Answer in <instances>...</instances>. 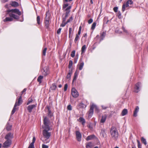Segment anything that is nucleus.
<instances>
[{
    "label": "nucleus",
    "instance_id": "nucleus-63",
    "mask_svg": "<svg viewBox=\"0 0 148 148\" xmlns=\"http://www.w3.org/2000/svg\"><path fill=\"white\" fill-rule=\"evenodd\" d=\"M122 29H123V31L125 32L126 33H127L128 32L127 30L125 29V28L123 26L122 27Z\"/></svg>",
    "mask_w": 148,
    "mask_h": 148
},
{
    "label": "nucleus",
    "instance_id": "nucleus-16",
    "mask_svg": "<svg viewBox=\"0 0 148 148\" xmlns=\"http://www.w3.org/2000/svg\"><path fill=\"white\" fill-rule=\"evenodd\" d=\"M141 83L138 82L136 85L135 87L134 92H136L137 93L140 91V87L141 85Z\"/></svg>",
    "mask_w": 148,
    "mask_h": 148
},
{
    "label": "nucleus",
    "instance_id": "nucleus-11",
    "mask_svg": "<svg viewBox=\"0 0 148 148\" xmlns=\"http://www.w3.org/2000/svg\"><path fill=\"white\" fill-rule=\"evenodd\" d=\"M71 94L74 98H77L78 97L79 94L77 91L74 88H73L71 91Z\"/></svg>",
    "mask_w": 148,
    "mask_h": 148
},
{
    "label": "nucleus",
    "instance_id": "nucleus-13",
    "mask_svg": "<svg viewBox=\"0 0 148 148\" xmlns=\"http://www.w3.org/2000/svg\"><path fill=\"white\" fill-rule=\"evenodd\" d=\"M13 138V134L9 132L5 136V138L6 140H12Z\"/></svg>",
    "mask_w": 148,
    "mask_h": 148
},
{
    "label": "nucleus",
    "instance_id": "nucleus-49",
    "mask_svg": "<svg viewBox=\"0 0 148 148\" xmlns=\"http://www.w3.org/2000/svg\"><path fill=\"white\" fill-rule=\"evenodd\" d=\"M103 21L104 23L106 24H107L108 22L109 21V20H108V18L106 17L104 18Z\"/></svg>",
    "mask_w": 148,
    "mask_h": 148
},
{
    "label": "nucleus",
    "instance_id": "nucleus-18",
    "mask_svg": "<svg viewBox=\"0 0 148 148\" xmlns=\"http://www.w3.org/2000/svg\"><path fill=\"white\" fill-rule=\"evenodd\" d=\"M86 107V106L82 102L79 103L77 106V108L78 109H79L81 108H85Z\"/></svg>",
    "mask_w": 148,
    "mask_h": 148
},
{
    "label": "nucleus",
    "instance_id": "nucleus-48",
    "mask_svg": "<svg viewBox=\"0 0 148 148\" xmlns=\"http://www.w3.org/2000/svg\"><path fill=\"white\" fill-rule=\"evenodd\" d=\"M95 112L97 113H98L99 112V109L98 108L97 106L95 105Z\"/></svg>",
    "mask_w": 148,
    "mask_h": 148
},
{
    "label": "nucleus",
    "instance_id": "nucleus-26",
    "mask_svg": "<svg viewBox=\"0 0 148 148\" xmlns=\"http://www.w3.org/2000/svg\"><path fill=\"white\" fill-rule=\"evenodd\" d=\"M57 86L55 83L53 84L50 88V90H55Z\"/></svg>",
    "mask_w": 148,
    "mask_h": 148
},
{
    "label": "nucleus",
    "instance_id": "nucleus-6",
    "mask_svg": "<svg viewBox=\"0 0 148 148\" xmlns=\"http://www.w3.org/2000/svg\"><path fill=\"white\" fill-rule=\"evenodd\" d=\"M71 8V6H68L65 9L66 11L64 17H62V21H65L66 18L68 17L69 14L71 12L70 9Z\"/></svg>",
    "mask_w": 148,
    "mask_h": 148
},
{
    "label": "nucleus",
    "instance_id": "nucleus-14",
    "mask_svg": "<svg viewBox=\"0 0 148 148\" xmlns=\"http://www.w3.org/2000/svg\"><path fill=\"white\" fill-rule=\"evenodd\" d=\"M23 102V100L22 99V96H20L18 99H17L14 105H16V106H19L22 104Z\"/></svg>",
    "mask_w": 148,
    "mask_h": 148
},
{
    "label": "nucleus",
    "instance_id": "nucleus-15",
    "mask_svg": "<svg viewBox=\"0 0 148 148\" xmlns=\"http://www.w3.org/2000/svg\"><path fill=\"white\" fill-rule=\"evenodd\" d=\"M45 109L48 110V113H47V115L49 117L51 118L53 116V114L49 106H47L45 107Z\"/></svg>",
    "mask_w": 148,
    "mask_h": 148
},
{
    "label": "nucleus",
    "instance_id": "nucleus-17",
    "mask_svg": "<svg viewBox=\"0 0 148 148\" xmlns=\"http://www.w3.org/2000/svg\"><path fill=\"white\" fill-rule=\"evenodd\" d=\"M36 106V105L34 104L28 106L27 107V110H28V112L29 113L31 112L32 110L34 108H35Z\"/></svg>",
    "mask_w": 148,
    "mask_h": 148
},
{
    "label": "nucleus",
    "instance_id": "nucleus-54",
    "mask_svg": "<svg viewBox=\"0 0 148 148\" xmlns=\"http://www.w3.org/2000/svg\"><path fill=\"white\" fill-rule=\"evenodd\" d=\"M68 88V84H66L64 85V91H66Z\"/></svg>",
    "mask_w": 148,
    "mask_h": 148
},
{
    "label": "nucleus",
    "instance_id": "nucleus-42",
    "mask_svg": "<svg viewBox=\"0 0 148 148\" xmlns=\"http://www.w3.org/2000/svg\"><path fill=\"white\" fill-rule=\"evenodd\" d=\"M47 48L46 47L44 48L42 51V55L44 56H45L46 55V53L47 50Z\"/></svg>",
    "mask_w": 148,
    "mask_h": 148
},
{
    "label": "nucleus",
    "instance_id": "nucleus-4",
    "mask_svg": "<svg viewBox=\"0 0 148 148\" xmlns=\"http://www.w3.org/2000/svg\"><path fill=\"white\" fill-rule=\"evenodd\" d=\"M49 16H47V13L46 14V17L45 18V20L44 22V24L45 27L46 29L48 30H49L50 29V23L49 22Z\"/></svg>",
    "mask_w": 148,
    "mask_h": 148
},
{
    "label": "nucleus",
    "instance_id": "nucleus-38",
    "mask_svg": "<svg viewBox=\"0 0 148 148\" xmlns=\"http://www.w3.org/2000/svg\"><path fill=\"white\" fill-rule=\"evenodd\" d=\"M84 63L83 62L81 63L79 65V69L81 70L82 69L84 66Z\"/></svg>",
    "mask_w": 148,
    "mask_h": 148
},
{
    "label": "nucleus",
    "instance_id": "nucleus-59",
    "mask_svg": "<svg viewBox=\"0 0 148 148\" xmlns=\"http://www.w3.org/2000/svg\"><path fill=\"white\" fill-rule=\"evenodd\" d=\"M42 148H48V146L46 145L43 144L42 145Z\"/></svg>",
    "mask_w": 148,
    "mask_h": 148
},
{
    "label": "nucleus",
    "instance_id": "nucleus-31",
    "mask_svg": "<svg viewBox=\"0 0 148 148\" xmlns=\"http://www.w3.org/2000/svg\"><path fill=\"white\" fill-rule=\"evenodd\" d=\"M12 127V125H10L9 123H8L6 125V129L8 131L10 130H11Z\"/></svg>",
    "mask_w": 148,
    "mask_h": 148
},
{
    "label": "nucleus",
    "instance_id": "nucleus-35",
    "mask_svg": "<svg viewBox=\"0 0 148 148\" xmlns=\"http://www.w3.org/2000/svg\"><path fill=\"white\" fill-rule=\"evenodd\" d=\"M86 48V46L85 45H84L82 47L81 49L82 54L83 53L85 52Z\"/></svg>",
    "mask_w": 148,
    "mask_h": 148
},
{
    "label": "nucleus",
    "instance_id": "nucleus-22",
    "mask_svg": "<svg viewBox=\"0 0 148 148\" xmlns=\"http://www.w3.org/2000/svg\"><path fill=\"white\" fill-rule=\"evenodd\" d=\"M10 4L12 7H16L19 6L18 3L15 1H12Z\"/></svg>",
    "mask_w": 148,
    "mask_h": 148
},
{
    "label": "nucleus",
    "instance_id": "nucleus-61",
    "mask_svg": "<svg viewBox=\"0 0 148 148\" xmlns=\"http://www.w3.org/2000/svg\"><path fill=\"white\" fill-rule=\"evenodd\" d=\"M28 148H34V145L30 144Z\"/></svg>",
    "mask_w": 148,
    "mask_h": 148
},
{
    "label": "nucleus",
    "instance_id": "nucleus-37",
    "mask_svg": "<svg viewBox=\"0 0 148 148\" xmlns=\"http://www.w3.org/2000/svg\"><path fill=\"white\" fill-rule=\"evenodd\" d=\"M16 105H14L13 110H12L11 114L12 115L16 111Z\"/></svg>",
    "mask_w": 148,
    "mask_h": 148
},
{
    "label": "nucleus",
    "instance_id": "nucleus-30",
    "mask_svg": "<svg viewBox=\"0 0 148 148\" xmlns=\"http://www.w3.org/2000/svg\"><path fill=\"white\" fill-rule=\"evenodd\" d=\"M106 35V31H104L101 34L100 36L101 37L100 41L103 40Z\"/></svg>",
    "mask_w": 148,
    "mask_h": 148
},
{
    "label": "nucleus",
    "instance_id": "nucleus-5",
    "mask_svg": "<svg viewBox=\"0 0 148 148\" xmlns=\"http://www.w3.org/2000/svg\"><path fill=\"white\" fill-rule=\"evenodd\" d=\"M6 14H8L9 13H15L20 16L21 14V12L18 9H12L11 10H8L6 11Z\"/></svg>",
    "mask_w": 148,
    "mask_h": 148
},
{
    "label": "nucleus",
    "instance_id": "nucleus-52",
    "mask_svg": "<svg viewBox=\"0 0 148 148\" xmlns=\"http://www.w3.org/2000/svg\"><path fill=\"white\" fill-rule=\"evenodd\" d=\"M81 26H80L79 28V30L78 32V34H76V35H78V36H79L81 34Z\"/></svg>",
    "mask_w": 148,
    "mask_h": 148
},
{
    "label": "nucleus",
    "instance_id": "nucleus-50",
    "mask_svg": "<svg viewBox=\"0 0 148 148\" xmlns=\"http://www.w3.org/2000/svg\"><path fill=\"white\" fill-rule=\"evenodd\" d=\"M33 101V100L32 99H31L30 100H29V99H28V101L27 102V105H28L30 103H32Z\"/></svg>",
    "mask_w": 148,
    "mask_h": 148
},
{
    "label": "nucleus",
    "instance_id": "nucleus-53",
    "mask_svg": "<svg viewBox=\"0 0 148 148\" xmlns=\"http://www.w3.org/2000/svg\"><path fill=\"white\" fill-rule=\"evenodd\" d=\"M73 19V17L71 16V17L69 18L68 19V20L67 21V23H69L71 21H72Z\"/></svg>",
    "mask_w": 148,
    "mask_h": 148
},
{
    "label": "nucleus",
    "instance_id": "nucleus-43",
    "mask_svg": "<svg viewBox=\"0 0 148 148\" xmlns=\"http://www.w3.org/2000/svg\"><path fill=\"white\" fill-rule=\"evenodd\" d=\"M75 50L71 52V56L72 58H74L75 56Z\"/></svg>",
    "mask_w": 148,
    "mask_h": 148
},
{
    "label": "nucleus",
    "instance_id": "nucleus-12",
    "mask_svg": "<svg viewBox=\"0 0 148 148\" xmlns=\"http://www.w3.org/2000/svg\"><path fill=\"white\" fill-rule=\"evenodd\" d=\"M12 140H6L3 143V147H8L10 146L12 144Z\"/></svg>",
    "mask_w": 148,
    "mask_h": 148
},
{
    "label": "nucleus",
    "instance_id": "nucleus-1",
    "mask_svg": "<svg viewBox=\"0 0 148 148\" xmlns=\"http://www.w3.org/2000/svg\"><path fill=\"white\" fill-rule=\"evenodd\" d=\"M110 133L112 138L115 140H116L119 134L116 128L114 126H112L110 130Z\"/></svg>",
    "mask_w": 148,
    "mask_h": 148
},
{
    "label": "nucleus",
    "instance_id": "nucleus-56",
    "mask_svg": "<svg viewBox=\"0 0 148 148\" xmlns=\"http://www.w3.org/2000/svg\"><path fill=\"white\" fill-rule=\"evenodd\" d=\"M137 142L138 143V148L140 147H141V144H140V141H139V140H137Z\"/></svg>",
    "mask_w": 148,
    "mask_h": 148
},
{
    "label": "nucleus",
    "instance_id": "nucleus-55",
    "mask_svg": "<svg viewBox=\"0 0 148 148\" xmlns=\"http://www.w3.org/2000/svg\"><path fill=\"white\" fill-rule=\"evenodd\" d=\"M67 109L68 110H71L72 109V107L70 104L67 107Z\"/></svg>",
    "mask_w": 148,
    "mask_h": 148
},
{
    "label": "nucleus",
    "instance_id": "nucleus-7",
    "mask_svg": "<svg viewBox=\"0 0 148 148\" xmlns=\"http://www.w3.org/2000/svg\"><path fill=\"white\" fill-rule=\"evenodd\" d=\"M42 74L44 76H46L49 73V69L48 66L45 67L41 69Z\"/></svg>",
    "mask_w": 148,
    "mask_h": 148
},
{
    "label": "nucleus",
    "instance_id": "nucleus-41",
    "mask_svg": "<svg viewBox=\"0 0 148 148\" xmlns=\"http://www.w3.org/2000/svg\"><path fill=\"white\" fill-rule=\"evenodd\" d=\"M73 62L72 60H70L69 61L68 68L69 69L71 68L73 65Z\"/></svg>",
    "mask_w": 148,
    "mask_h": 148
},
{
    "label": "nucleus",
    "instance_id": "nucleus-45",
    "mask_svg": "<svg viewBox=\"0 0 148 148\" xmlns=\"http://www.w3.org/2000/svg\"><path fill=\"white\" fill-rule=\"evenodd\" d=\"M79 39V36H78V35H76V36L74 40V42L75 43H76Z\"/></svg>",
    "mask_w": 148,
    "mask_h": 148
},
{
    "label": "nucleus",
    "instance_id": "nucleus-28",
    "mask_svg": "<svg viewBox=\"0 0 148 148\" xmlns=\"http://www.w3.org/2000/svg\"><path fill=\"white\" fill-rule=\"evenodd\" d=\"M13 18L12 17H6L5 19L3 20V21L4 22L7 21H13Z\"/></svg>",
    "mask_w": 148,
    "mask_h": 148
},
{
    "label": "nucleus",
    "instance_id": "nucleus-23",
    "mask_svg": "<svg viewBox=\"0 0 148 148\" xmlns=\"http://www.w3.org/2000/svg\"><path fill=\"white\" fill-rule=\"evenodd\" d=\"M78 75V73L77 71H76L74 74V77L72 81V84H73L75 82L77 77Z\"/></svg>",
    "mask_w": 148,
    "mask_h": 148
},
{
    "label": "nucleus",
    "instance_id": "nucleus-46",
    "mask_svg": "<svg viewBox=\"0 0 148 148\" xmlns=\"http://www.w3.org/2000/svg\"><path fill=\"white\" fill-rule=\"evenodd\" d=\"M69 5V4L67 3L64 4L62 5V9L64 10Z\"/></svg>",
    "mask_w": 148,
    "mask_h": 148
},
{
    "label": "nucleus",
    "instance_id": "nucleus-3",
    "mask_svg": "<svg viewBox=\"0 0 148 148\" xmlns=\"http://www.w3.org/2000/svg\"><path fill=\"white\" fill-rule=\"evenodd\" d=\"M44 130L42 132V134L43 137L46 138L45 140V143H48L49 142V140L47 141V140H48L51 135V132H49V131L50 130H49L48 129L43 128Z\"/></svg>",
    "mask_w": 148,
    "mask_h": 148
},
{
    "label": "nucleus",
    "instance_id": "nucleus-36",
    "mask_svg": "<svg viewBox=\"0 0 148 148\" xmlns=\"http://www.w3.org/2000/svg\"><path fill=\"white\" fill-rule=\"evenodd\" d=\"M72 29L71 27H70L69 28V37L72 38Z\"/></svg>",
    "mask_w": 148,
    "mask_h": 148
},
{
    "label": "nucleus",
    "instance_id": "nucleus-24",
    "mask_svg": "<svg viewBox=\"0 0 148 148\" xmlns=\"http://www.w3.org/2000/svg\"><path fill=\"white\" fill-rule=\"evenodd\" d=\"M93 146L92 143L91 142H89L86 144V148H92Z\"/></svg>",
    "mask_w": 148,
    "mask_h": 148
},
{
    "label": "nucleus",
    "instance_id": "nucleus-19",
    "mask_svg": "<svg viewBox=\"0 0 148 148\" xmlns=\"http://www.w3.org/2000/svg\"><path fill=\"white\" fill-rule=\"evenodd\" d=\"M8 14H9V15L10 17H12V18H13L15 19H18L19 18L18 16L12 13H9Z\"/></svg>",
    "mask_w": 148,
    "mask_h": 148
},
{
    "label": "nucleus",
    "instance_id": "nucleus-40",
    "mask_svg": "<svg viewBox=\"0 0 148 148\" xmlns=\"http://www.w3.org/2000/svg\"><path fill=\"white\" fill-rule=\"evenodd\" d=\"M96 24L97 23L95 22H94L92 23L91 27V29L92 30H94L95 29Z\"/></svg>",
    "mask_w": 148,
    "mask_h": 148
},
{
    "label": "nucleus",
    "instance_id": "nucleus-34",
    "mask_svg": "<svg viewBox=\"0 0 148 148\" xmlns=\"http://www.w3.org/2000/svg\"><path fill=\"white\" fill-rule=\"evenodd\" d=\"M141 140L142 142L145 145H146L147 144L146 140L143 137H141Z\"/></svg>",
    "mask_w": 148,
    "mask_h": 148
},
{
    "label": "nucleus",
    "instance_id": "nucleus-47",
    "mask_svg": "<svg viewBox=\"0 0 148 148\" xmlns=\"http://www.w3.org/2000/svg\"><path fill=\"white\" fill-rule=\"evenodd\" d=\"M68 23L67 22H65V21H62V24L60 25L61 27H64Z\"/></svg>",
    "mask_w": 148,
    "mask_h": 148
},
{
    "label": "nucleus",
    "instance_id": "nucleus-58",
    "mask_svg": "<svg viewBox=\"0 0 148 148\" xmlns=\"http://www.w3.org/2000/svg\"><path fill=\"white\" fill-rule=\"evenodd\" d=\"M113 10L115 12H118V7H114L113 8Z\"/></svg>",
    "mask_w": 148,
    "mask_h": 148
},
{
    "label": "nucleus",
    "instance_id": "nucleus-51",
    "mask_svg": "<svg viewBox=\"0 0 148 148\" xmlns=\"http://www.w3.org/2000/svg\"><path fill=\"white\" fill-rule=\"evenodd\" d=\"M26 90V88H24L23 90L21 92V96H22V95L24 93L25 94V92Z\"/></svg>",
    "mask_w": 148,
    "mask_h": 148
},
{
    "label": "nucleus",
    "instance_id": "nucleus-64",
    "mask_svg": "<svg viewBox=\"0 0 148 148\" xmlns=\"http://www.w3.org/2000/svg\"><path fill=\"white\" fill-rule=\"evenodd\" d=\"M61 30V28H59L58 29V30L57 31V33L58 34H59L60 33Z\"/></svg>",
    "mask_w": 148,
    "mask_h": 148
},
{
    "label": "nucleus",
    "instance_id": "nucleus-8",
    "mask_svg": "<svg viewBox=\"0 0 148 148\" xmlns=\"http://www.w3.org/2000/svg\"><path fill=\"white\" fill-rule=\"evenodd\" d=\"M133 3V1L132 0H127L125 4H123L122 6V12H124L125 10V7H128L129 5L132 4Z\"/></svg>",
    "mask_w": 148,
    "mask_h": 148
},
{
    "label": "nucleus",
    "instance_id": "nucleus-57",
    "mask_svg": "<svg viewBox=\"0 0 148 148\" xmlns=\"http://www.w3.org/2000/svg\"><path fill=\"white\" fill-rule=\"evenodd\" d=\"M35 140H36L35 138V137H34L33 138L32 141L31 143L30 144H32V145H34V144L35 142Z\"/></svg>",
    "mask_w": 148,
    "mask_h": 148
},
{
    "label": "nucleus",
    "instance_id": "nucleus-27",
    "mask_svg": "<svg viewBox=\"0 0 148 148\" xmlns=\"http://www.w3.org/2000/svg\"><path fill=\"white\" fill-rule=\"evenodd\" d=\"M72 73V70L71 69L70 70H69V73L66 76V78L67 79H69L70 78L71 75Z\"/></svg>",
    "mask_w": 148,
    "mask_h": 148
},
{
    "label": "nucleus",
    "instance_id": "nucleus-29",
    "mask_svg": "<svg viewBox=\"0 0 148 148\" xmlns=\"http://www.w3.org/2000/svg\"><path fill=\"white\" fill-rule=\"evenodd\" d=\"M79 121L82 123V125H84L85 123V121L84 118L80 117L79 119Z\"/></svg>",
    "mask_w": 148,
    "mask_h": 148
},
{
    "label": "nucleus",
    "instance_id": "nucleus-21",
    "mask_svg": "<svg viewBox=\"0 0 148 148\" xmlns=\"http://www.w3.org/2000/svg\"><path fill=\"white\" fill-rule=\"evenodd\" d=\"M107 116L106 114H104L102 116L100 120V122L101 123H103L106 121Z\"/></svg>",
    "mask_w": 148,
    "mask_h": 148
},
{
    "label": "nucleus",
    "instance_id": "nucleus-10",
    "mask_svg": "<svg viewBox=\"0 0 148 148\" xmlns=\"http://www.w3.org/2000/svg\"><path fill=\"white\" fill-rule=\"evenodd\" d=\"M76 138L78 142H80L82 140V134L79 131H77L75 132Z\"/></svg>",
    "mask_w": 148,
    "mask_h": 148
},
{
    "label": "nucleus",
    "instance_id": "nucleus-2",
    "mask_svg": "<svg viewBox=\"0 0 148 148\" xmlns=\"http://www.w3.org/2000/svg\"><path fill=\"white\" fill-rule=\"evenodd\" d=\"M43 122L44 125L42 126L43 128L48 129L49 130H52V128L50 126L51 124L49 119L47 116H43Z\"/></svg>",
    "mask_w": 148,
    "mask_h": 148
},
{
    "label": "nucleus",
    "instance_id": "nucleus-33",
    "mask_svg": "<svg viewBox=\"0 0 148 148\" xmlns=\"http://www.w3.org/2000/svg\"><path fill=\"white\" fill-rule=\"evenodd\" d=\"M43 78V76L42 75H40L37 78V81L39 83H40L42 82V80Z\"/></svg>",
    "mask_w": 148,
    "mask_h": 148
},
{
    "label": "nucleus",
    "instance_id": "nucleus-20",
    "mask_svg": "<svg viewBox=\"0 0 148 148\" xmlns=\"http://www.w3.org/2000/svg\"><path fill=\"white\" fill-rule=\"evenodd\" d=\"M139 110V107L138 106L136 107L133 113V116L134 117H136L137 116V113Z\"/></svg>",
    "mask_w": 148,
    "mask_h": 148
},
{
    "label": "nucleus",
    "instance_id": "nucleus-62",
    "mask_svg": "<svg viewBox=\"0 0 148 148\" xmlns=\"http://www.w3.org/2000/svg\"><path fill=\"white\" fill-rule=\"evenodd\" d=\"M118 16L119 18H121V14L120 11H119L118 12Z\"/></svg>",
    "mask_w": 148,
    "mask_h": 148
},
{
    "label": "nucleus",
    "instance_id": "nucleus-32",
    "mask_svg": "<svg viewBox=\"0 0 148 148\" xmlns=\"http://www.w3.org/2000/svg\"><path fill=\"white\" fill-rule=\"evenodd\" d=\"M127 109H124L122 111L121 114L122 116L126 115L127 113Z\"/></svg>",
    "mask_w": 148,
    "mask_h": 148
},
{
    "label": "nucleus",
    "instance_id": "nucleus-9",
    "mask_svg": "<svg viewBox=\"0 0 148 148\" xmlns=\"http://www.w3.org/2000/svg\"><path fill=\"white\" fill-rule=\"evenodd\" d=\"M95 107V105L94 104H92L90 106V108L88 112V117L90 118L91 117L93 114V110Z\"/></svg>",
    "mask_w": 148,
    "mask_h": 148
},
{
    "label": "nucleus",
    "instance_id": "nucleus-25",
    "mask_svg": "<svg viewBox=\"0 0 148 148\" xmlns=\"http://www.w3.org/2000/svg\"><path fill=\"white\" fill-rule=\"evenodd\" d=\"M95 137V136L94 135L89 136L87 137L86 138V140L87 141H88L90 140H92L93 138H94Z\"/></svg>",
    "mask_w": 148,
    "mask_h": 148
},
{
    "label": "nucleus",
    "instance_id": "nucleus-39",
    "mask_svg": "<svg viewBox=\"0 0 148 148\" xmlns=\"http://www.w3.org/2000/svg\"><path fill=\"white\" fill-rule=\"evenodd\" d=\"M36 21H37V23L38 25H40L41 24V22H40V18L39 16H38L37 17Z\"/></svg>",
    "mask_w": 148,
    "mask_h": 148
},
{
    "label": "nucleus",
    "instance_id": "nucleus-60",
    "mask_svg": "<svg viewBox=\"0 0 148 148\" xmlns=\"http://www.w3.org/2000/svg\"><path fill=\"white\" fill-rule=\"evenodd\" d=\"M93 22V20L92 18L90 19L88 21V23L89 24H90L92 23Z\"/></svg>",
    "mask_w": 148,
    "mask_h": 148
},
{
    "label": "nucleus",
    "instance_id": "nucleus-44",
    "mask_svg": "<svg viewBox=\"0 0 148 148\" xmlns=\"http://www.w3.org/2000/svg\"><path fill=\"white\" fill-rule=\"evenodd\" d=\"M101 134L104 137V135H105V130L104 129H102L101 130Z\"/></svg>",
    "mask_w": 148,
    "mask_h": 148
}]
</instances>
